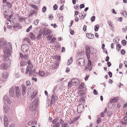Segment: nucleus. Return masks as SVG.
I'll return each mask as SVG.
<instances>
[{
  "instance_id": "57",
  "label": "nucleus",
  "mask_w": 127,
  "mask_h": 127,
  "mask_svg": "<svg viewBox=\"0 0 127 127\" xmlns=\"http://www.w3.org/2000/svg\"><path fill=\"white\" fill-rule=\"evenodd\" d=\"M91 65L90 64H89H89H88V66L89 67V71H90L92 69V67L91 66Z\"/></svg>"
},
{
  "instance_id": "47",
  "label": "nucleus",
  "mask_w": 127,
  "mask_h": 127,
  "mask_svg": "<svg viewBox=\"0 0 127 127\" xmlns=\"http://www.w3.org/2000/svg\"><path fill=\"white\" fill-rule=\"evenodd\" d=\"M23 58L25 60H27L28 59V56L26 55H24Z\"/></svg>"
},
{
  "instance_id": "20",
  "label": "nucleus",
  "mask_w": 127,
  "mask_h": 127,
  "mask_svg": "<svg viewBox=\"0 0 127 127\" xmlns=\"http://www.w3.org/2000/svg\"><path fill=\"white\" fill-rule=\"evenodd\" d=\"M86 36L87 37L91 39L93 38L94 37V35L92 34L91 33H87Z\"/></svg>"
},
{
  "instance_id": "3",
  "label": "nucleus",
  "mask_w": 127,
  "mask_h": 127,
  "mask_svg": "<svg viewBox=\"0 0 127 127\" xmlns=\"http://www.w3.org/2000/svg\"><path fill=\"white\" fill-rule=\"evenodd\" d=\"M38 99V98H36L35 100L33 101L31 104L29 108L31 111L34 112V110H35L36 109L38 106L37 103Z\"/></svg>"
},
{
  "instance_id": "42",
  "label": "nucleus",
  "mask_w": 127,
  "mask_h": 127,
  "mask_svg": "<svg viewBox=\"0 0 127 127\" xmlns=\"http://www.w3.org/2000/svg\"><path fill=\"white\" fill-rule=\"evenodd\" d=\"M52 35H50L47 36L46 37V38L48 40H50L51 39L52 37Z\"/></svg>"
},
{
  "instance_id": "48",
  "label": "nucleus",
  "mask_w": 127,
  "mask_h": 127,
  "mask_svg": "<svg viewBox=\"0 0 127 127\" xmlns=\"http://www.w3.org/2000/svg\"><path fill=\"white\" fill-rule=\"evenodd\" d=\"M93 93L95 95H97L98 94V92L95 89L93 90Z\"/></svg>"
},
{
  "instance_id": "18",
  "label": "nucleus",
  "mask_w": 127,
  "mask_h": 127,
  "mask_svg": "<svg viewBox=\"0 0 127 127\" xmlns=\"http://www.w3.org/2000/svg\"><path fill=\"white\" fill-rule=\"evenodd\" d=\"M37 122L35 120H31L28 123V125L29 126H31L32 125L35 124H36Z\"/></svg>"
},
{
  "instance_id": "40",
  "label": "nucleus",
  "mask_w": 127,
  "mask_h": 127,
  "mask_svg": "<svg viewBox=\"0 0 127 127\" xmlns=\"http://www.w3.org/2000/svg\"><path fill=\"white\" fill-rule=\"evenodd\" d=\"M53 126V127H59L60 126V123L59 122L57 123H56Z\"/></svg>"
},
{
  "instance_id": "10",
  "label": "nucleus",
  "mask_w": 127,
  "mask_h": 127,
  "mask_svg": "<svg viewBox=\"0 0 127 127\" xmlns=\"http://www.w3.org/2000/svg\"><path fill=\"white\" fill-rule=\"evenodd\" d=\"M29 46L26 44L22 45L21 47V49L23 52H25L29 49Z\"/></svg>"
},
{
  "instance_id": "51",
  "label": "nucleus",
  "mask_w": 127,
  "mask_h": 127,
  "mask_svg": "<svg viewBox=\"0 0 127 127\" xmlns=\"http://www.w3.org/2000/svg\"><path fill=\"white\" fill-rule=\"evenodd\" d=\"M42 35V34L41 33H39L37 35V38L38 39H39L41 38V35Z\"/></svg>"
},
{
  "instance_id": "24",
  "label": "nucleus",
  "mask_w": 127,
  "mask_h": 127,
  "mask_svg": "<svg viewBox=\"0 0 127 127\" xmlns=\"http://www.w3.org/2000/svg\"><path fill=\"white\" fill-rule=\"evenodd\" d=\"M121 14H122L125 17L127 16V13L125 11H122L121 12Z\"/></svg>"
},
{
  "instance_id": "11",
  "label": "nucleus",
  "mask_w": 127,
  "mask_h": 127,
  "mask_svg": "<svg viewBox=\"0 0 127 127\" xmlns=\"http://www.w3.org/2000/svg\"><path fill=\"white\" fill-rule=\"evenodd\" d=\"M53 93H54V94H52V100L50 101L51 104L55 102V101L57 100L58 98V97L57 96L54 92Z\"/></svg>"
},
{
  "instance_id": "5",
  "label": "nucleus",
  "mask_w": 127,
  "mask_h": 127,
  "mask_svg": "<svg viewBox=\"0 0 127 127\" xmlns=\"http://www.w3.org/2000/svg\"><path fill=\"white\" fill-rule=\"evenodd\" d=\"M28 95L31 96L32 98L33 99L35 97L37 93V91L33 89H28L27 92Z\"/></svg>"
},
{
  "instance_id": "22",
  "label": "nucleus",
  "mask_w": 127,
  "mask_h": 127,
  "mask_svg": "<svg viewBox=\"0 0 127 127\" xmlns=\"http://www.w3.org/2000/svg\"><path fill=\"white\" fill-rule=\"evenodd\" d=\"M27 63L29 66H27L29 67L30 69H32L33 67V65L32 63L30 62V60H28L27 61Z\"/></svg>"
},
{
  "instance_id": "13",
  "label": "nucleus",
  "mask_w": 127,
  "mask_h": 127,
  "mask_svg": "<svg viewBox=\"0 0 127 127\" xmlns=\"http://www.w3.org/2000/svg\"><path fill=\"white\" fill-rule=\"evenodd\" d=\"M84 106L82 104H79L77 107V112L80 113H81L83 110Z\"/></svg>"
},
{
  "instance_id": "41",
  "label": "nucleus",
  "mask_w": 127,
  "mask_h": 127,
  "mask_svg": "<svg viewBox=\"0 0 127 127\" xmlns=\"http://www.w3.org/2000/svg\"><path fill=\"white\" fill-rule=\"evenodd\" d=\"M26 85L28 86H30L31 85V83L30 81H27L26 82Z\"/></svg>"
},
{
  "instance_id": "16",
  "label": "nucleus",
  "mask_w": 127,
  "mask_h": 127,
  "mask_svg": "<svg viewBox=\"0 0 127 127\" xmlns=\"http://www.w3.org/2000/svg\"><path fill=\"white\" fill-rule=\"evenodd\" d=\"M51 32L48 29H46L44 28L43 30V35H44L46 36L50 34Z\"/></svg>"
},
{
  "instance_id": "45",
  "label": "nucleus",
  "mask_w": 127,
  "mask_h": 127,
  "mask_svg": "<svg viewBox=\"0 0 127 127\" xmlns=\"http://www.w3.org/2000/svg\"><path fill=\"white\" fill-rule=\"evenodd\" d=\"M116 49H118V48L119 49H118V50L119 51L120 50V49L121 48V45L119 44H116Z\"/></svg>"
},
{
  "instance_id": "55",
  "label": "nucleus",
  "mask_w": 127,
  "mask_h": 127,
  "mask_svg": "<svg viewBox=\"0 0 127 127\" xmlns=\"http://www.w3.org/2000/svg\"><path fill=\"white\" fill-rule=\"evenodd\" d=\"M32 69H30L29 73V75L30 76H31L32 75Z\"/></svg>"
},
{
  "instance_id": "46",
  "label": "nucleus",
  "mask_w": 127,
  "mask_h": 127,
  "mask_svg": "<svg viewBox=\"0 0 127 127\" xmlns=\"http://www.w3.org/2000/svg\"><path fill=\"white\" fill-rule=\"evenodd\" d=\"M32 29V26L31 25L26 30V32H29L30 30Z\"/></svg>"
},
{
  "instance_id": "53",
  "label": "nucleus",
  "mask_w": 127,
  "mask_h": 127,
  "mask_svg": "<svg viewBox=\"0 0 127 127\" xmlns=\"http://www.w3.org/2000/svg\"><path fill=\"white\" fill-rule=\"evenodd\" d=\"M95 17L94 16H93L91 18V20L92 22H93V21L95 20Z\"/></svg>"
},
{
  "instance_id": "38",
  "label": "nucleus",
  "mask_w": 127,
  "mask_h": 127,
  "mask_svg": "<svg viewBox=\"0 0 127 127\" xmlns=\"http://www.w3.org/2000/svg\"><path fill=\"white\" fill-rule=\"evenodd\" d=\"M127 43L126 41L125 40H122V44L124 46L126 45Z\"/></svg>"
},
{
  "instance_id": "56",
  "label": "nucleus",
  "mask_w": 127,
  "mask_h": 127,
  "mask_svg": "<svg viewBox=\"0 0 127 127\" xmlns=\"http://www.w3.org/2000/svg\"><path fill=\"white\" fill-rule=\"evenodd\" d=\"M121 53L122 55H124L125 53V51L124 49H122L121 51Z\"/></svg>"
},
{
  "instance_id": "30",
  "label": "nucleus",
  "mask_w": 127,
  "mask_h": 127,
  "mask_svg": "<svg viewBox=\"0 0 127 127\" xmlns=\"http://www.w3.org/2000/svg\"><path fill=\"white\" fill-rule=\"evenodd\" d=\"M14 75L16 78H19L21 76L19 72H17L16 73H15Z\"/></svg>"
},
{
  "instance_id": "8",
  "label": "nucleus",
  "mask_w": 127,
  "mask_h": 127,
  "mask_svg": "<svg viewBox=\"0 0 127 127\" xmlns=\"http://www.w3.org/2000/svg\"><path fill=\"white\" fill-rule=\"evenodd\" d=\"M10 65L7 63H4L0 65V67L2 69L7 70L10 67Z\"/></svg>"
},
{
  "instance_id": "60",
  "label": "nucleus",
  "mask_w": 127,
  "mask_h": 127,
  "mask_svg": "<svg viewBox=\"0 0 127 127\" xmlns=\"http://www.w3.org/2000/svg\"><path fill=\"white\" fill-rule=\"evenodd\" d=\"M73 123V121H72L71 120H70V121H68V124H71L72 123Z\"/></svg>"
},
{
  "instance_id": "29",
  "label": "nucleus",
  "mask_w": 127,
  "mask_h": 127,
  "mask_svg": "<svg viewBox=\"0 0 127 127\" xmlns=\"http://www.w3.org/2000/svg\"><path fill=\"white\" fill-rule=\"evenodd\" d=\"M119 39L117 38H115L113 39V41L115 44H117L119 41Z\"/></svg>"
},
{
  "instance_id": "43",
  "label": "nucleus",
  "mask_w": 127,
  "mask_h": 127,
  "mask_svg": "<svg viewBox=\"0 0 127 127\" xmlns=\"http://www.w3.org/2000/svg\"><path fill=\"white\" fill-rule=\"evenodd\" d=\"M39 20L38 19H37L36 20H35L34 21V22L33 23L35 25H37L39 22Z\"/></svg>"
},
{
  "instance_id": "50",
  "label": "nucleus",
  "mask_w": 127,
  "mask_h": 127,
  "mask_svg": "<svg viewBox=\"0 0 127 127\" xmlns=\"http://www.w3.org/2000/svg\"><path fill=\"white\" fill-rule=\"evenodd\" d=\"M101 122V119L100 118H98L96 121L97 124H98Z\"/></svg>"
},
{
  "instance_id": "15",
  "label": "nucleus",
  "mask_w": 127,
  "mask_h": 127,
  "mask_svg": "<svg viewBox=\"0 0 127 127\" xmlns=\"http://www.w3.org/2000/svg\"><path fill=\"white\" fill-rule=\"evenodd\" d=\"M60 123L62 127H69L67 123H64V121L61 119L60 120Z\"/></svg>"
},
{
  "instance_id": "9",
  "label": "nucleus",
  "mask_w": 127,
  "mask_h": 127,
  "mask_svg": "<svg viewBox=\"0 0 127 127\" xmlns=\"http://www.w3.org/2000/svg\"><path fill=\"white\" fill-rule=\"evenodd\" d=\"M3 101L5 104L7 103L10 104L11 103V101L10 100L8 97L7 95H5L3 97Z\"/></svg>"
},
{
  "instance_id": "37",
  "label": "nucleus",
  "mask_w": 127,
  "mask_h": 127,
  "mask_svg": "<svg viewBox=\"0 0 127 127\" xmlns=\"http://www.w3.org/2000/svg\"><path fill=\"white\" fill-rule=\"evenodd\" d=\"M99 28V26L98 25H95V31H97L98 30V29Z\"/></svg>"
},
{
  "instance_id": "7",
  "label": "nucleus",
  "mask_w": 127,
  "mask_h": 127,
  "mask_svg": "<svg viewBox=\"0 0 127 127\" xmlns=\"http://www.w3.org/2000/svg\"><path fill=\"white\" fill-rule=\"evenodd\" d=\"M84 60V59L83 58H80L77 60V63L78 65L80 66H83L85 64Z\"/></svg>"
},
{
  "instance_id": "49",
  "label": "nucleus",
  "mask_w": 127,
  "mask_h": 127,
  "mask_svg": "<svg viewBox=\"0 0 127 127\" xmlns=\"http://www.w3.org/2000/svg\"><path fill=\"white\" fill-rule=\"evenodd\" d=\"M108 116V117H110L112 116V113L110 111H108L107 112Z\"/></svg>"
},
{
  "instance_id": "19",
  "label": "nucleus",
  "mask_w": 127,
  "mask_h": 127,
  "mask_svg": "<svg viewBox=\"0 0 127 127\" xmlns=\"http://www.w3.org/2000/svg\"><path fill=\"white\" fill-rule=\"evenodd\" d=\"M8 74L7 72H4L2 73V77L3 79H5L8 77Z\"/></svg>"
},
{
  "instance_id": "63",
  "label": "nucleus",
  "mask_w": 127,
  "mask_h": 127,
  "mask_svg": "<svg viewBox=\"0 0 127 127\" xmlns=\"http://www.w3.org/2000/svg\"><path fill=\"white\" fill-rule=\"evenodd\" d=\"M107 64H108V66L109 67H110L111 65V64L110 62H107Z\"/></svg>"
},
{
  "instance_id": "32",
  "label": "nucleus",
  "mask_w": 127,
  "mask_h": 127,
  "mask_svg": "<svg viewBox=\"0 0 127 127\" xmlns=\"http://www.w3.org/2000/svg\"><path fill=\"white\" fill-rule=\"evenodd\" d=\"M122 125L125 126L127 124V122H126L123 120H121L120 121Z\"/></svg>"
},
{
  "instance_id": "58",
  "label": "nucleus",
  "mask_w": 127,
  "mask_h": 127,
  "mask_svg": "<svg viewBox=\"0 0 127 127\" xmlns=\"http://www.w3.org/2000/svg\"><path fill=\"white\" fill-rule=\"evenodd\" d=\"M6 4L8 5L9 7H11V4L9 2H6Z\"/></svg>"
},
{
  "instance_id": "26",
  "label": "nucleus",
  "mask_w": 127,
  "mask_h": 127,
  "mask_svg": "<svg viewBox=\"0 0 127 127\" xmlns=\"http://www.w3.org/2000/svg\"><path fill=\"white\" fill-rule=\"evenodd\" d=\"M30 5L32 7V8L36 10H37L38 7L36 5L33 4H30Z\"/></svg>"
},
{
  "instance_id": "25",
  "label": "nucleus",
  "mask_w": 127,
  "mask_h": 127,
  "mask_svg": "<svg viewBox=\"0 0 127 127\" xmlns=\"http://www.w3.org/2000/svg\"><path fill=\"white\" fill-rule=\"evenodd\" d=\"M73 59L72 58V57L69 59L68 60V61L67 63V64L68 65H69L70 64H71L72 62Z\"/></svg>"
},
{
  "instance_id": "4",
  "label": "nucleus",
  "mask_w": 127,
  "mask_h": 127,
  "mask_svg": "<svg viewBox=\"0 0 127 127\" xmlns=\"http://www.w3.org/2000/svg\"><path fill=\"white\" fill-rule=\"evenodd\" d=\"M80 81L76 78L73 79L71 81L69 82L68 83V88H70L72 85L73 86L78 85L79 84Z\"/></svg>"
},
{
  "instance_id": "27",
  "label": "nucleus",
  "mask_w": 127,
  "mask_h": 127,
  "mask_svg": "<svg viewBox=\"0 0 127 127\" xmlns=\"http://www.w3.org/2000/svg\"><path fill=\"white\" fill-rule=\"evenodd\" d=\"M59 119L57 118H55L52 121V123L53 124H56V123H57L59 122H58Z\"/></svg>"
},
{
  "instance_id": "61",
  "label": "nucleus",
  "mask_w": 127,
  "mask_h": 127,
  "mask_svg": "<svg viewBox=\"0 0 127 127\" xmlns=\"http://www.w3.org/2000/svg\"><path fill=\"white\" fill-rule=\"evenodd\" d=\"M108 74L109 76V77H111L112 76V73L109 71L108 72Z\"/></svg>"
},
{
  "instance_id": "6",
  "label": "nucleus",
  "mask_w": 127,
  "mask_h": 127,
  "mask_svg": "<svg viewBox=\"0 0 127 127\" xmlns=\"http://www.w3.org/2000/svg\"><path fill=\"white\" fill-rule=\"evenodd\" d=\"M86 48V56L87 57L89 61L88 62L89 65V64L91 65V61L90 60V48L88 46H85Z\"/></svg>"
},
{
  "instance_id": "34",
  "label": "nucleus",
  "mask_w": 127,
  "mask_h": 127,
  "mask_svg": "<svg viewBox=\"0 0 127 127\" xmlns=\"http://www.w3.org/2000/svg\"><path fill=\"white\" fill-rule=\"evenodd\" d=\"M118 99V97L116 98H114L113 99H112L111 101V102L112 103H115L116 101H117Z\"/></svg>"
},
{
  "instance_id": "17",
  "label": "nucleus",
  "mask_w": 127,
  "mask_h": 127,
  "mask_svg": "<svg viewBox=\"0 0 127 127\" xmlns=\"http://www.w3.org/2000/svg\"><path fill=\"white\" fill-rule=\"evenodd\" d=\"M3 119L4 122V126L6 127H7L9 121L6 116L4 115V116Z\"/></svg>"
},
{
  "instance_id": "52",
  "label": "nucleus",
  "mask_w": 127,
  "mask_h": 127,
  "mask_svg": "<svg viewBox=\"0 0 127 127\" xmlns=\"http://www.w3.org/2000/svg\"><path fill=\"white\" fill-rule=\"evenodd\" d=\"M58 8V6L56 4H55L53 6V9L54 10H56Z\"/></svg>"
},
{
  "instance_id": "44",
  "label": "nucleus",
  "mask_w": 127,
  "mask_h": 127,
  "mask_svg": "<svg viewBox=\"0 0 127 127\" xmlns=\"http://www.w3.org/2000/svg\"><path fill=\"white\" fill-rule=\"evenodd\" d=\"M46 10V7L45 6H44L42 9V11L43 13L45 12Z\"/></svg>"
},
{
  "instance_id": "12",
  "label": "nucleus",
  "mask_w": 127,
  "mask_h": 127,
  "mask_svg": "<svg viewBox=\"0 0 127 127\" xmlns=\"http://www.w3.org/2000/svg\"><path fill=\"white\" fill-rule=\"evenodd\" d=\"M6 44V42L4 41V39L3 38H0V49L4 47V45Z\"/></svg>"
},
{
  "instance_id": "35",
  "label": "nucleus",
  "mask_w": 127,
  "mask_h": 127,
  "mask_svg": "<svg viewBox=\"0 0 127 127\" xmlns=\"http://www.w3.org/2000/svg\"><path fill=\"white\" fill-rule=\"evenodd\" d=\"M19 25V24L18 23H16L15 25H13L12 26H11L10 27H12L13 28H17L18 27V25Z\"/></svg>"
},
{
  "instance_id": "21",
  "label": "nucleus",
  "mask_w": 127,
  "mask_h": 127,
  "mask_svg": "<svg viewBox=\"0 0 127 127\" xmlns=\"http://www.w3.org/2000/svg\"><path fill=\"white\" fill-rule=\"evenodd\" d=\"M59 65V63L58 62L55 63L54 64L52 65V67L54 69H56L57 68Z\"/></svg>"
},
{
  "instance_id": "62",
  "label": "nucleus",
  "mask_w": 127,
  "mask_h": 127,
  "mask_svg": "<svg viewBox=\"0 0 127 127\" xmlns=\"http://www.w3.org/2000/svg\"><path fill=\"white\" fill-rule=\"evenodd\" d=\"M15 125L14 123H12L9 125V127H14Z\"/></svg>"
},
{
  "instance_id": "23",
  "label": "nucleus",
  "mask_w": 127,
  "mask_h": 127,
  "mask_svg": "<svg viewBox=\"0 0 127 127\" xmlns=\"http://www.w3.org/2000/svg\"><path fill=\"white\" fill-rule=\"evenodd\" d=\"M29 37L32 40L34 39L35 38V36L32 32H30Z\"/></svg>"
},
{
  "instance_id": "36",
  "label": "nucleus",
  "mask_w": 127,
  "mask_h": 127,
  "mask_svg": "<svg viewBox=\"0 0 127 127\" xmlns=\"http://www.w3.org/2000/svg\"><path fill=\"white\" fill-rule=\"evenodd\" d=\"M22 90L23 93H25L26 90V87L24 85H22Z\"/></svg>"
},
{
  "instance_id": "2",
  "label": "nucleus",
  "mask_w": 127,
  "mask_h": 127,
  "mask_svg": "<svg viewBox=\"0 0 127 127\" xmlns=\"http://www.w3.org/2000/svg\"><path fill=\"white\" fill-rule=\"evenodd\" d=\"M15 90L16 96L17 98H19L20 95V92L19 87L15 86H12L9 89V95L10 96L13 97L15 95Z\"/></svg>"
},
{
  "instance_id": "59",
  "label": "nucleus",
  "mask_w": 127,
  "mask_h": 127,
  "mask_svg": "<svg viewBox=\"0 0 127 127\" xmlns=\"http://www.w3.org/2000/svg\"><path fill=\"white\" fill-rule=\"evenodd\" d=\"M80 8L81 9L84 8L85 7V5L84 4H81L80 5Z\"/></svg>"
},
{
  "instance_id": "39",
  "label": "nucleus",
  "mask_w": 127,
  "mask_h": 127,
  "mask_svg": "<svg viewBox=\"0 0 127 127\" xmlns=\"http://www.w3.org/2000/svg\"><path fill=\"white\" fill-rule=\"evenodd\" d=\"M29 66H27L26 69V71L25 72V73L26 74H28L29 72Z\"/></svg>"
},
{
  "instance_id": "28",
  "label": "nucleus",
  "mask_w": 127,
  "mask_h": 127,
  "mask_svg": "<svg viewBox=\"0 0 127 127\" xmlns=\"http://www.w3.org/2000/svg\"><path fill=\"white\" fill-rule=\"evenodd\" d=\"M84 83H81L79 85V86L78 87L79 89H83L85 87H84Z\"/></svg>"
},
{
  "instance_id": "64",
  "label": "nucleus",
  "mask_w": 127,
  "mask_h": 127,
  "mask_svg": "<svg viewBox=\"0 0 127 127\" xmlns=\"http://www.w3.org/2000/svg\"><path fill=\"white\" fill-rule=\"evenodd\" d=\"M56 40V38L55 37H53L51 40V42H53L54 41H55Z\"/></svg>"
},
{
  "instance_id": "54",
  "label": "nucleus",
  "mask_w": 127,
  "mask_h": 127,
  "mask_svg": "<svg viewBox=\"0 0 127 127\" xmlns=\"http://www.w3.org/2000/svg\"><path fill=\"white\" fill-rule=\"evenodd\" d=\"M19 21H22L24 20H25V17H19Z\"/></svg>"
},
{
  "instance_id": "31",
  "label": "nucleus",
  "mask_w": 127,
  "mask_h": 127,
  "mask_svg": "<svg viewBox=\"0 0 127 127\" xmlns=\"http://www.w3.org/2000/svg\"><path fill=\"white\" fill-rule=\"evenodd\" d=\"M45 73L44 71H39V75L41 77H43Z\"/></svg>"
},
{
  "instance_id": "33",
  "label": "nucleus",
  "mask_w": 127,
  "mask_h": 127,
  "mask_svg": "<svg viewBox=\"0 0 127 127\" xmlns=\"http://www.w3.org/2000/svg\"><path fill=\"white\" fill-rule=\"evenodd\" d=\"M36 11L35 10H31V13L28 15L29 17H31L32 16V15L35 13Z\"/></svg>"
},
{
  "instance_id": "1",
  "label": "nucleus",
  "mask_w": 127,
  "mask_h": 127,
  "mask_svg": "<svg viewBox=\"0 0 127 127\" xmlns=\"http://www.w3.org/2000/svg\"><path fill=\"white\" fill-rule=\"evenodd\" d=\"M7 44L8 47H6L4 49V55L3 57V60L4 61L6 60L8 57L10 56L12 52V46L11 43L10 42H8Z\"/></svg>"
},
{
  "instance_id": "14",
  "label": "nucleus",
  "mask_w": 127,
  "mask_h": 127,
  "mask_svg": "<svg viewBox=\"0 0 127 127\" xmlns=\"http://www.w3.org/2000/svg\"><path fill=\"white\" fill-rule=\"evenodd\" d=\"M3 110L5 113H7L10 110L9 106L7 104H5L3 106Z\"/></svg>"
}]
</instances>
